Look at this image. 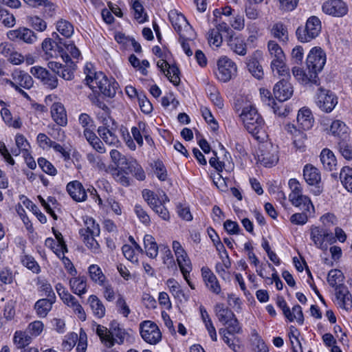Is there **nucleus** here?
<instances>
[{"label": "nucleus", "instance_id": "f257e3e1", "mask_svg": "<svg viewBox=\"0 0 352 352\" xmlns=\"http://www.w3.org/2000/svg\"><path fill=\"white\" fill-rule=\"evenodd\" d=\"M326 63V54L320 47L312 48L307 58V72L294 67L292 73L296 79L303 85H319L318 74L322 71Z\"/></svg>", "mask_w": 352, "mask_h": 352}, {"label": "nucleus", "instance_id": "f03ea898", "mask_svg": "<svg viewBox=\"0 0 352 352\" xmlns=\"http://www.w3.org/2000/svg\"><path fill=\"white\" fill-rule=\"evenodd\" d=\"M239 116L250 133L258 140H264L265 136L264 120L252 104L250 102L245 104Z\"/></svg>", "mask_w": 352, "mask_h": 352}, {"label": "nucleus", "instance_id": "7ed1b4c3", "mask_svg": "<svg viewBox=\"0 0 352 352\" xmlns=\"http://www.w3.org/2000/svg\"><path fill=\"white\" fill-rule=\"evenodd\" d=\"M322 30V24L320 19L316 16H311L306 21L305 27H299L296 30V36L300 42L306 43L318 36Z\"/></svg>", "mask_w": 352, "mask_h": 352}, {"label": "nucleus", "instance_id": "20e7f679", "mask_svg": "<svg viewBox=\"0 0 352 352\" xmlns=\"http://www.w3.org/2000/svg\"><path fill=\"white\" fill-rule=\"evenodd\" d=\"M140 333L144 342L151 345H156L162 338L158 325L151 320H144L140 324Z\"/></svg>", "mask_w": 352, "mask_h": 352}, {"label": "nucleus", "instance_id": "39448f33", "mask_svg": "<svg viewBox=\"0 0 352 352\" xmlns=\"http://www.w3.org/2000/svg\"><path fill=\"white\" fill-rule=\"evenodd\" d=\"M94 84H90V89L94 91H100L104 96L113 98L116 94L118 83L111 82L102 72H98L95 76Z\"/></svg>", "mask_w": 352, "mask_h": 352}, {"label": "nucleus", "instance_id": "423d86ee", "mask_svg": "<svg viewBox=\"0 0 352 352\" xmlns=\"http://www.w3.org/2000/svg\"><path fill=\"white\" fill-rule=\"evenodd\" d=\"M142 194L145 201L156 214L163 220H169L170 214L168 210L162 204L161 199L154 192L148 189H144Z\"/></svg>", "mask_w": 352, "mask_h": 352}, {"label": "nucleus", "instance_id": "0eeeda50", "mask_svg": "<svg viewBox=\"0 0 352 352\" xmlns=\"http://www.w3.org/2000/svg\"><path fill=\"white\" fill-rule=\"evenodd\" d=\"M217 78L222 82L229 81L236 74L237 67L230 58L227 56L221 57L217 62Z\"/></svg>", "mask_w": 352, "mask_h": 352}, {"label": "nucleus", "instance_id": "6e6552de", "mask_svg": "<svg viewBox=\"0 0 352 352\" xmlns=\"http://www.w3.org/2000/svg\"><path fill=\"white\" fill-rule=\"evenodd\" d=\"M310 238L314 245L321 250H327L328 244L334 240L333 234L329 230L319 226L311 228Z\"/></svg>", "mask_w": 352, "mask_h": 352}, {"label": "nucleus", "instance_id": "1a4fd4ad", "mask_svg": "<svg viewBox=\"0 0 352 352\" xmlns=\"http://www.w3.org/2000/svg\"><path fill=\"white\" fill-rule=\"evenodd\" d=\"M316 103L322 111L329 113L337 104L338 98L331 91L319 88Z\"/></svg>", "mask_w": 352, "mask_h": 352}, {"label": "nucleus", "instance_id": "9d476101", "mask_svg": "<svg viewBox=\"0 0 352 352\" xmlns=\"http://www.w3.org/2000/svg\"><path fill=\"white\" fill-rule=\"evenodd\" d=\"M168 17L173 28L179 34L180 38H187L188 32L191 33L192 30L186 17L176 10H171L168 14Z\"/></svg>", "mask_w": 352, "mask_h": 352}, {"label": "nucleus", "instance_id": "9b49d317", "mask_svg": "<svg viewBox=\"0 0 352 352\" xmlns=\"http://www.w3.org/2000/svg\"><path fill=\"white\" fill-rule=\"evenodd\" d=\"M31 74L46 87L54 89L58 86V79L55 75L52 74L47 69L41 66H34L30 69Z\"/></svg>", "mask_w": 352, "mask_h": 352}, {"label": "nucleus", "instance_id": "f8f14e48", "mask_svg": "<svg viewBox=\"0 0 352 352\" xmlns=\"http://www.w3.org/2000/svg\"><path fill=\"white\" fill-rule=\"evenodd\" d=\"M322 10L326 14L342 17L348 12V6L342 0H328L323 3Z\"/></svg>", "mask_w": 352, "mask_h": 352}, {"label": "nucleus", "instance_id": "ddd939ff", "mask_svg": "<svg viewBox=\"0 0 352 352\" xmlns=\"http://www.w3.org/2000/svg\"><path fill=\"white\" fill-rule=\"evenodd\" d=\"M336 303L341 309L350 311L352 309V295L346 285L338 286L335 289Z\"/></svg>", "mask_w": 352, "mask_h": 352}, {"label": "nucleus", "instance_id": "4468645a", "mask_svg": "<svg viewBox=\"0 0 352 352\" xmlns=\"http://www.w3.org/2000/svg\"><path fill=\"white\" fill-rule=\"evenodd\" d=\"M258 158L259 162L265 167H272L278 161L277 151L272 145L263 146Z\"/></svg>", "mask_w": 352, "mask_h": 352}, {"label": "nucleus", "instance_id": "2eb2a0df", "mask_svg": "<svg viewBox=\"0 0 352 352\" xmlns=\"http://www.w3.org/2000/svg\"><path fill=\"white\" fill-rule=\"evenodd\" d=\"M12 77L13 81L7 80V82L12 87H14L15 89H18L20 88L19 87H22L25 89H30L32 87V78L23 71L15 69L12 74Z\"/></svg>", "mask_w": 352, "mask_h": 352}, {"label": "nucleus", "instance_id": "dca6fc26", "mask_svg": "<svg viewBox=\"0 0 352 352\" xmlns=\"http://www.w3.org/2000/svg\"><path fill=\"white\" fill-rule=\"evenodd\" d=\"M201 277L207 289L215 294H220L221 292V285L211 270L208 267L204 266L201 267Z\"/></svg>", "mask_w": 352, "mask_h": 352}, {"label": "nucleus", "instance_id": "f3484780", "mask_svg": "<svg viewBox=\"0 0 352 352\" xmlns=\"http://www.w3.org/2000/svg\"><path fill=\"white\" fill-rule=\"evenodd\" d=\"M7 36L11 41H23L27 43H33L37 40L34 32L27 28L10 30L7 33Z\"/></svg>", "mask_w": 352, "mask_h": 352}, {"label": "nucleus", "instance_id": "a211bd4d", "mask_svg": "<svg viewBox=\"0 0 352 352\" xmlns=\"http://www.w3.org/2000/svg\"><path fill=\"white\" fill-rule=\"evenodd\" d=\"M293 92L292 85L285 78L280 80L274 87V95L280 102L290 98Z\"/></svg>", "mask_w": 352, "mask_h": 352}, {"label": "nucleus", "instance_id": "6ab92c4d", "mask_svg": "<svg viewBox=\"0 0 352 352\" xmlns=\"http://www.w3.org/2000/svg\"><path fill=\"white\" fill-rule=\"evenodd\" d=\"M157 66L174 85L179 84V70L175 65H170L166 60H160L157 63Z\"/></svg>", "mask_w": 352, "mask_h": 352}, {"label": "nucleus", "instance_id": "aec40b11", "mask_svg": "<svg viewBox=\"0 0 352 352\" xmlns=\"http://www.w3.org/2000/svg\"><path fill=\"white\" fill-rule=\"evenodd\" d=\"M67 191L71 197L78 202L84 201L87 199V192L82 184L77 181H72L67 184Z\"/></svg>", "mask_w": 352, "mask_h": 352}, {"label": "nucleus", "instance_id": "412c9836", "mask_svg": "<svg viewBox=\"0 0 352 352\" xmlns=\"http://www.w3.org/2000/svg\"><path fill=\"white\" fill-rule=\"evenodd\" d=\"M289 200L292 204L298 208L302 211L310 212L311 209L314 211V207L310 199L302 194L295 195L294 194L289 195Z\"/></svg>", "mask_w": 352, "mask_h": 352}, {"label": "nucleus", "instance_id": "4be33fe9", "mask_svg": "<svg viewBox=\"0 0 352 352\" xmlns=\"http://www.w3.org/2000/svg\"><path fill=\"white\" fill-rule=\"evenodd\" d=\"M93 329L104 346L110 348L114 345L115 339L113 337V333L107 327L94 322L93 324Z\"/></svg>", "mask_w": 352, "mask_h": 352}, {"label": "nucleus", "instance_id": "5701e85b", "mask_svg": "<svg viewBox=\"0 0 352 352\" xmlns=\"http://www.w3.org/2000/svg\"><path fill=\"white\" fill-rule=\"evenodd\" d=\"M93 329L104 346L110 348L114 345L115 339L113 337V333L107 327L94 322L93 324Z\"/></svg>", "mask_w": 352, "mask_h": 352}, {"label": "nucleus", "instance_id": "b1692460", "mask_svg": "<svg viewBox=\"0 0 352 352\" xmlns=\"http://www.w3.org/2000/svg\"><path fill=\"white\" fill-rule=\"evenodd\" d=\"M51 116L53 120L59 126H66L67 117L64 106L60 102H55L51 107Z\"/></svg>", "mask_w": 352, "mask_h": 352}, {"label": "nucleus", "instance_id": "393cba45", "mask_svg": "<svg viewBox=\"0 0 352 352\" xmlns=\"http://www.w3.org/2000/svg\"><path fill=\"white\" fill-rule=\"evenodd\" d=\"M84 224L85 227L79 230L80 237L89 235L100 236V226L92 217H86L84 219Z\"/></svg>", "mask_w": 352, "mask_h": 352}, {"label": "nucleus", "instance_id": "a878e982", "mask_svg": "<svg viewBox=\"0 0 352 352\" xmlns=\"http://www.w3.org/2000/svg\"><path fill=\"white\" fill-rule=\"evenodd\" d=\"M297 122L303 130L310 129L314 122L311 110L305 107L300 109L297 116Z\"/></svg>", "mask_w": 352, "mask_h": 352}, {"label": "nucleus", "instance_id": "bb28decb", "mask_svg": "<svg viewBox=\"0 0 352 352\" xmlns=\"http://www.w3.org/2000/svg\"><path fill=\"white\" fill-rule=\"evenodd\" d=\"M303 177L309 185H316L321 179L319 170L311 164H306L303 168Z\"/></svg>", "mask_w": 352, "mask_h": 352}, {"label": "nucleus", "instance_id": "cd10ccee", "mask_svg": "<svg viewBox=\"0 0 352 352\" xmlns=\"http://www.w3.org/2000/svg\"><path fill=\"white\" fill-rule=\"evenodd\" d=\"M48 67L54 73H56L58 76L64 80H70L74 78V67L72 69L68 68L55 61L49 62Z\"/></svg>", "mask_w": 352, "mask_h": 352}, {"label": "nucleus", "instance_id": "c85d7f7f", "mask_svg": "<svg viewBox=\"0 0 352 352\" xmlns=\"http://www.w3.org/2000/svg\"><path fill=\"white\" fill-rule=\"evenodd\" d=\"M228 45L238 55L245 56L247 53V44L241 37L230 36L228 40Z\"/></svg>", "mask_w": 352, "mask_h": 352}, {"label": "nucleus", "instance_id": "c756f323", "mask_svg": "<svg viewBox=\"0 0 352 352\" xmlns=\"http://www.w3.org/2000/svg\"><path fill=\"white\" fill-rule=\"evenodd\" d=\"M53 298H42L37 300L34 305V309L39 318H45L52 308V305L55 302Z\"/></svg>", "mask_w": 352, "mask_h": 352}, {"label": "nucleus", "instance_id": "7c9ffc66", "mask_svg": "<svg viewBox=\"0 0 352 352\" xmlns=\"http://www.w3.org/2000/svg\"><path fill=\"white\" fill-rule=\"evenodd\" d=\"M271 68L274 76H278L285 80L290 77L289 70L285 63V59L272 60Z\"/></svg>", "mask_w": 352, "mask_h": 352}, {"label": "nucleus", "instance_id": "2f4dec72", "mask_svg": "<svg viewBox=\"0 0 352 352\" xmlns=\"http://www.w3.org/2000/svg\"><path fill=\"white\" fill-rule=\"evenodd\" d=\"M320 157L324 168L327 170L331 171L336 166V158L333 153L329 148L322 149Z\"/></svg>", "mask_w": 352, "mask_h": 352}, {"label": "nucleus", "instance_id": "473e14b6", "mask_svg": "<svg viewBox=\"0 0 352 352\" xmlns=\"http://www.w3.org/2000/svg\"><path fill=\"white\" fill-rule=\"evenodd\" d=\"M69 285L72 292L80 296L87 291V278L85 276L72 278L69 280Z\"/></svg>", "mask_w": 352, "mask_h": 352}, {"label": "nucleus", "instance_id": "72a5a7b5", "mask_svg": "<svg viewBox=\"0 0 352 352\" xmlns=\"http://www.w3.org/2000/svg\"><path fill=\"white\" fill-rule=\"evenodd\" d=\"M215 314L219 320L223 324L229 321L235 316L234 313L228 307H226L223 303H217L214 306Z\"/></svg>", "mask_w": 352, "mask_h": 352}, {"label": "nucleus", "instance_id": "f704fd0d", "mask_svg": "<svg viewBox=\"0 0 352 352\" xmlns=\"http://www.w3.org/2000/svg\"><path fill=\"white\" fill-rule=\"evenodd\" d=\"M126 173L132 174L137 179L142 181L146 175L142 166L133 159H130L126 166H123Z\"/></svg>", "mask_w": 352, "mask_h": 352}, {"label": "nucleus", "instance_id": "c9c22d12", "mask_svg": "<svg viewBox=\"0 0 352 352\" xmlns=\"http://www.w3.org/2000/svg\"><path fill=\"white\" fill-rule=\"evenodd\" d=\"M88 302L94 315L102 318L105 315V307L102 301L95 295H91L88 298Z\"/></svg>", "mask_w": 352, "mask_h": 352}, {"label": "nucleus", "instance_id": "e433bc0d", "mask_svg": "<svg viewBox=\"0 0 352 352\" xmlns=\"http://www.w3.org/2000/svg\"><path fill=\"white\" fill-rule=\"evenodd\" d=\"M98 133L103 141L108 145L117 146L119 143V140L116 135H115L107 126H99L98 128Z\"/></svg>", "mask_w": 352, "mask_h": 352}, {"label": "nucleus", "instance_id": "4c0bfd02", "mask_svg": "<svg viewBox=\"0 0 352 352\" xmlns=\"http://www.w3.org/2000/svg\"><path fill=\"white\" fill-rule=\"evenodd\" d=\"M144 245L146 255L151 258H155L158 254V245L154 237L151 234H146L144 237Z\"/></svg>", "mask_w": 352, "mask_h": 352}, {"label": "nucleus", "instance_id": "58836bf2", "mask_svg": "<svg viewBox=\"0 0 352 352\" xmlns=\"http://www.w3.org/2000/svg\"><path fill=\"white\" fill-rule=\"evenodd\" d=\"M89 277L92 281L99 285H103L107 282V278L101 268L97 265H91L88 268Z\"/></svg>", "mask_w": 352, "mask_h": 352}, {"label": "nucleus", "instance_id": "ea45409f", "mask_svg": "<svg viewBox=\"0 0 352 352\" xmlns=\"http://www.w3.org/2000/svg\"><path fill=\"white\" fill-rule=\"evenodd\" d=\"M32 342V337L25 331H16L13 337V342L18 349L25 348Z\"/></svg>", "mask_w": 352, "mask_h": 352}, {"label": "nucleus", "instance_id": "a19ab883", "mask_svg": "<svg viewBox=\"0 0 352 352\" xmlns=\"http://www.w3.org/2000/svg\"><path fill=\"white\" fill-rule=\"evenodd\" d=\"M344 276L340 270H331L327 276V282L330 286L336 289L338 286L344 285L342 284Z\"/></svg>", "mask_w": 352, "mask_h": 352}, {"label": "nucleus", "instance_id": "79ce46f5", "mask_svg": "<svg viewBox=\"0 0 352 352\" xmlns=\"http://www.w3.org/2000/svg\"><path fill=\"white\" fill-rule=\"evenodd\" d=\"M1 117L5 123L9 126L14 129H20L22 126L21 118L18 117L12 118L10 110L7 108H3L1 111Z\"/></svg>", "mask_w": 352, "mask_h": 352}, {"label": "nucleus", "instance_id": "37998d69", "mask_svg": "<svg viewBox=\"0 0 352 352\" xmlns=\"http://www.w3.org/2000/svg\"><path fill=\"white\" fill-rule=\"evenodd\" d=\"M274 37L280 41L287 42L288 41V32L286 26L280 22L275 23L271 30Z\"/></svg>", "mask_w": 352, "mask_h": 352}, {"label": "nucleus", "instance_id": "c03bdc74", "mask_svg": "<svg viewBox=\"0 0 352 352\" xmlns=\"http://www.w3.org/2000/svg\"><path fill=\"white\" fill-rule=\"evenodd\" d=\"M330 132L334 136L344 138L347 135L348 127L343 122L335 120L331 124Z\"/></svg>", "mask_w": 352, "mask_h": 352}, {"label": "nucleus", "instance_id": "a18cd8bd", "mask_svg": "<svg viewBox=\"0 0 352 352\" xmlns=\"http://www.w3.org/2000/svg\"><path fill=\"white\" fill-rule=\"evenodd\" d=\"M340 179L344 188L349 192H352V168L343 167L340 173Z\"/></svg>", "mask_w": 352, "mask_h": 352}, {"label": "nucleus", "instance_id": "49530a36", "mask_svg": "<svg viewBox=\"0 0 352 352\" xmlns=\"http://www.w3.org/2000/svg\"><path fill=\"white\" fill-rule=\"evenodd\" d=\"M176 261L182 275L187 274L188 272L192 271V263L187 253L176 257Z\"/></svg>", "mask_w": 352, "mask_h": 352}, {"label": "nucleus", "instance_id": "de8ad7c7", "mask_svg": "<svg viewBox=\"0 0 352 352\" xmlns=\"http://www.w3.org/2000/svg\"><path fill=\"white\" fill-rule=\"evenodd\" d=\"M268 51L270 54L272 60L285 59V54L281 47L274 41H270L267 44Z\"/></svg>", "mask_w": 352, "mask_h": 352}, {"label": "nucleus", "instance_id": "09e8293b", "mask_svg": "<svg viewBox=\"0 0 352 352\" xmlns=\"http://www.w3.org/2000/svg\"><path fill=\"white\" fill-rule=\"evenodd\" d=\"M56 47L57 43L50 38H45L42 43V49L47 59L56 55Z\"/></svg>", "mask_w": 352, "mask_h": 352}, {"label": "nucleus", "instance_id": "8fccbe9b", "mask_svg": "<svg viewBox=\"0 0 352 352\" xmlns=\"http://www.w3.org/2000/svg\"><path fill=\"white\" fill-rule=\"evenodd\" d=\"M20 259L23 265L30 270L32 272L36 274L40 272V266L33 256L28 254H23L21 256Z\"/></svg>", "mask_w": 352, "mask_h": 352}, {"label": "nucleus", "instance_id": "3c124183", "mask_svg": "<svg viewBox=\"0 0 352 352\" xmlns=\"http://www.w3.org/2000/svg\"><path fill=\"white\" fill-rule=\"evenodd\" d=\"M56 30L65 37L69 38L74 33V27L69 21L60 19L56 23Z\"/></svg>", "mask_w": 352, "mask_h": 352}, {"label": "nucleus", "instance_id": "603ef678", "mask_svg": "<svg viewBox=\"0 0 352 352\" xmlns=\"http://www.w3.org/2000/svg\"><path fill=\"white\" fill-rule=\"evenodd\" d=\"M226 324H228V327L226 329H220L219 333L227 332L230 335H234L242 332L241 326L235 316L229 321V322L226 323Z\"/></svg>", "mask_w": 352, "mask_h": 352}, {"label": "nucleus", "instance_id": "864d4df0", "mask_svg": "<svg viewBox=\"0 0 352 352\" xmlns=\"http://www.w3.org/2000/svg\"><path fill=\"white\" fill-rule=\"evenodd\" d=\"M96 236H97L89 235L81 237L85 246L94 254L100 252V245L96 239Z\"/></svg>", "mask_w": 352, "mask_h": 352}, {"label": "nucleus", "instance_id": "5fc2aeb1", "mask_svg": "<svg viewBox=\"0 0 352 352\" xmlns=\"http://www.w3.org/2000/svg\"><path fill=\"white\" fill-rule=\"evenodd\" d=\"M252 342L256 352H269L268 347L256 331L252 333Z\"/></svg>", "mask_w": 352, "mask_h": 352}, {"label": "nucleus", "instance_id": "6e6d98bb", "mask_svg": "<svg viewBox=\"0 0 352 352\" xmlns=\"http://www.w3.org/2000/svg\"><path fill=\"white\" fill-rule=\"evenodd\" d=\"M166 285L175 298H181L182 297H185L184 292L181 289L179 283L174 278H169L166 281Z\"/></svg>", "mask_w": 352, "mask_h": 352}, {"label": "nucleus", "instance_id": "4d7b16f0", "mask_svg": "<svg viewBox=\"0 0 352 352\" xmlns=\"http://www.w3.org/2000/svg\"><path fill=\"white\" fill-rule=\"evenodd\" d=\"M249 72L257 79H261L263 76V71L261 65L256 59L249 61L248 63Z\"/></svg>", "mask_w": 352, "mask_h": 352}, {"label": "nucleus", "instance_id": "13d9d810", "mask_svg": "<svg viewBox=\"0 0 352 352\" xmlns=\"http://www.w3.org/2000/svg\"><path fill=\"white\" fill-rule=\"evenodd\" d=\"M230 25L234 30L241 31L245 28L244 16L239 12L234 14L230 20Z\"/></svg>", "mask_w": 352, "mask_h": 352}, {"label": "nucleus", "instance_id": "bf43d9fd", "mask_svg": "<svg viewBox=\"0 0 352 352\" xmlns=\"http://www.w3.org/2000/svg\"><path fill=\"white\" fill-rule=\"evenodd\" d=\"M43 328V323L40 320H36L28 324L26 331L31 336L37 337L42 333Z\"/></svg>", "mask_w": 352, "mask_h": 352}, {"label": "nucleus", "instance_id": "052dcab7", "mask_svg": "<svg viewBox=\"0 0 352 352\" xmlns=\"http://www.w3.org/2000/svg\"><path fill=\"white\" fill-rule=\"evenodd\" d=\"M28 21L31 26L36 31L43 32L47 28L46 22L37 16H31L28 17Z\"/></svg>", "mask_w": 352, "mask_h": 352}, {"label": "nucleus", "instance_id": "680f3d73", "mask_svg": "<svg viewBox=\"0 0 352 352\" xmlns=\"http://www.w3.org/2000/svg\"><path fill=\"white\" fill-rule=\"evenodd\" d=\"M110 157L112 162L117 166H126L127 162H129L130 160V159H126L124 155H123L120 152L116 149L111 151Z\"/></svg>", "mask_w": 352, "mask_h": 352}, {"label": "nucleus", "instance_id": "e2e57ef3", "mask_svg": "<svg viewBox=\"0 0 352 352\" xmlns=\"http://www.w3.org/2000/svg\"><path fill=\"white\" fill-rule=\"evenodd\" d=\"M208 40L210 45L219 47L223 41L222 36L218 30L211 29L208 33Z\"/></svg>", "mask_w": 352, "mask_h": 352}, {"label": "nucleus", "instance_id": "0e129e2a", "mask_svg": "<svg viewBox=\"0 0 352 352\" xmlns=\"http://www.w3.org/2000/svg\"><path fill=\"white\" fill-rule=\"evenodd\" d=\"M286 318L290 322L296 320L298 323L302 324L304 318L301 307L298 305L294 306L292 311L290 310V316H287Z\"/></svg>", "mask_w": 352, "mask_h": 352}, {"label": "nucleus", "instance_id": "69168bd1", "mask_svg": "<svg viewBox=\"0 0 352 352\" xmlns=\"http://www.w3.org/2000/svg\"><path fill=\"white\" fill-rule=\"evenodd\" d=\"M133 9L134 10V18L139 23H144L146 20V14H144V8L142 5L138 1H135L133 4Z\"/></svg>", "mask_w": 352, "mask_h": 352}, {"label": "nucleus", "instance_id": "338daca9", "mask_svg": "<svg viewBox=\"0 0 352 352\" xmlns=\"http://www.w3.org/2000/svg\"><path fill=\"white\" fill-rule=\"evenodd\" d=\"M153 168L157 178L161 181H165L167 179L166 169L161 161H155L153 164Z\"/></svg>", "mask_w": 352, "mask_h": 352}, {"label": "nucleus", "instance_id": "774afa93", "mask_svg": "<svg viewBox=\"0 0 352 352\" xmlns=\"http://www.w3.org/2000/svg\"><path fill=\"white\" fill-rule=\"evenodd\" d=\"M78 335L74 332L67 333L63 342V347L67 350H71L77 343Z\"/></svg>", "mask_w": 352, "mask_h": 352}]
</instances>
